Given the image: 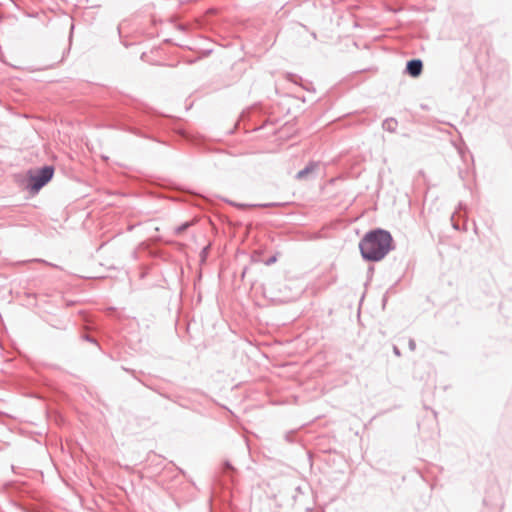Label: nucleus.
I'll return each instance as SVG.
<instances>
[{
  "instance_id": "obj_1",
  "label": "nucleus",
  "mask_w": 512,
  "mask_h": 512,
  "mask_svg": "<svg viewBox=\"0 0 512 512\" xmlns=\"http://www.w3.org/2000/svg\"><path fill=\"white\" fill-rule=\"evenodd\" d=\"M359 248L364 259L380 261L392 249V236L382 229L370 231L360 241Z\"/></svg>"
},
{
  "instance_id": "obj_2",
  "label": "nucleus",
  "mask_w": 512,
  "mask_h": 512,
  "mask_svg": "<svg viewBox=\"0 0 512 512\" xmlns=\"http://www.w3.org/2000/svg\"><path fill=\"white\" fill-rule=\"evenodd\" d=\"M54 168L52 166H44L34 174H31L28 179V187L33 192H38L45 186L53 177Z\"/></svg>"
},
{
  "instance_id": "obj_3",
  "label": "nucleus",
  "mask_w": 512,
  "mask_h": 512,
  "mask_svg": "<svg viewBox=\"0 0 512 512\" xmlns=\"http://www.w3.org/2000/svg\"><path fill=\"white\" fill-rule=\"evenodd\" d=\"M423 63L420 59H412L407 62L406 71L412 77H417L421 74Z\"/></svg>"
},
{
  "instance_id": "obj_4",
  "label": "nucleus",
  "mask_w": 512,
  "mask_h": 512,
  "mask_svg": "<svg viewBox=\"0 0 512 512\" xmlns=\"http://www.w3.org/2000/svg\"><path fill=\"white\" fill-rule=\"evenodd\" d=\"M317 167H318L317 163H315V162L309 163L305 168H303L296 174V178L298 180L305 179L309 174L313 173Z\"/></svg>"
},
{
  "instance_id": "obj_5",
  "label": "nucleus",
  "mask_w": 512,
  "mask_h": 512,
  "mask_svg": "<svg viewBox=\"0 0 512 512\" xmlns=\"http://www.w3.org/2000/svg\"><path fill=\"white\" fill-rule=\"evenodd\" d=\"M397 121L394 118H389L383 121L382 127L384 130L394 132L397 128Z\"/></svg>"
},
{
  "instance_id": "obj_6",
  "label": "nucleus",
  "mask_w": 512,
  "mask_h": 512,
  "mask_svg": "<svg viewBox=\"0 0 512 512\" xmlns=\"http://www.w3.org/2000/svg\"><path fill=\"white\" fill-rule=\"evenodd\" d=\"M190 226V223L189 222H186L180 226H178L176 229H175V233L176 234H181L182 232H184L188 227Z\"/></svg>"
},
{
  "instance_id": "obj_7",
  "label": "nucleus",
  "mask_w": 512,
  "mask_h": 512,
  "mask_svg": "<svg viewBox=\"0 0 512 512\" xmlns=\"http://www.w3.org/2000/svg\"><path fill=\"white\" fill-rule=\"evenodd\" d=\"M408 346H409V349L411 351H414L416 349V343L413 339H410L409 342H408Z\"/></svg>"
},
{
  "instance_id": "obj_8",
  "label": "nucleus",
  "mask_w": 512,
  "mask_h": 512,
  "mask_svg": "<svg viewBox=\"0 0 512 512\" xmlns=\"http://www.w3.org/2000/svg\"><path fill=\"white\" fill-rule=\"evenodd\" d=\"M393 352H394V354H395L396 356H400V355H401L400 350H399V348H398L397 346H394V347H393Z\"/></svg>"
},
{
  "instance_id": "obj_9",
  "label": "nucleus",
  "mask_w": 512,
  "mask_h": 512,
  "mask_svg": "<svg viewBox=\"0 0 512 512\" xmlns=\"http://www.w3.org/2000/svg\"><path fill=\"white\" fill-rule=\"evenodd\" d=\"M225 469L226 470H232L233 468H232V466H231V464L229 462H226L225 463Z\"/></svg>"
},
{
  "instance_id": "obj_10",
  "label": "nucleus",
  "mask_w": 512,
  "mask_h": 512,
  "mask_svg": "<svg viewBox=\"0 0 512 512\" xmlns=\"http://www.w3.org/2000/svg\"><path fill=\"white\" fill-rule=\"evenodd\" d=\"M275 260H276L275 257H273V258L269 259L268 263H273V262H275Z\"/></svg>"
}]
</instances>
